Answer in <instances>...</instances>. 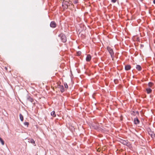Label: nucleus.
<instances>
[{
  "label": "nucleus",
  "instance_id": "nucleus-15",
  "mask_svg": "<svg viewBox=\"0 0 155 155\" xmlns=\"http://www.w3.org/2000/svg\"><path fill=\"white\" fill-rule=\"evenodd\" d=\"M51 115L52 116H53V117H55L56 116V115L55 114V112L54 111H52L51 113Z\"/></svg>",
  "mask_w": 155,
  "mask_h": 155
},
{
  "label": "nucleus",
  "instance_id": "nucleus-19",
  "mask_svg": "<svg viewBox=\"0 0 155 155\" xmlns=\"http://www.w3.org/2000/svg\"><path fill=\"white\" fill-rule=\"evenodd\" d=\"M65 5L67 6V8H68V6L69 5V3L67 2H65L64 3Z\"/></svg>",
  "mask_w": 155,
  "mask_h": 155
},
{
  "label": "nucleus",
  "instance_id": "nucleus-20",
  "mask_svg": "<svg viewBox=\"0 0 155 155\" xmlns=\"http://www.w3.org/2000/svg\"><path fill=\"white\" fill-rule=\"evenodd\" d=\"M64 85L65 88H67L68 87V86L66 83L64 84Z\"/></svg>",
  "mask_w": 155,
  "mask_h": 155
},
{
  "label": "nucleus",
  "instance_id": "nucleus-22",
  "mask_svg": "<svg viewBox=\"0 0 155 155\" xmlns=\"http://www.w3.org/2000/svg\"><path fill=\"white\" fill-rule=\"evenodd\" d=\"M111 2L114 3H115L117 1V0H111Z\"/></svg>",
  "mask_w": 155,
  "mask_h": 155
},
{
  "label": "nucleus",
  "instance_id": "nucleus-8",
  "mask_svg": "<svg viewBox=\"0 0 155 155\" xmlns=\"http://www.w3.org/2000/svg\"><path fill=\"white\" fill-rule=\"evenodd\" d=\"M28 142L29 143H31L33 144L35 146V141L34 140L32 139L31 138H29L28 139Z\"/></svg>",
  "mask_w": 155,
  "mask_h": 155
},
{
  "label": "nucleus",
  "instance_id": "nucleus-17",
  "mask_svg": "<svg viewBox=\"0 0 155 155\" xmlns=\"http://www.w3.org/2000/svg\"><path fill=\"white\" fill-rule=\"evenodd\" d=\"M153 85V84L151 82H150L148 83V85L150 87H151Z\"/></svg>",
  "mask_w": 155,
  "mask_h": 155
},
{
  "label": "nucleus",
  "instance_id": "nucleus-9",
  "mask_svg": "<svg viewBox=\"0 0 155 155\" xmlns=\"http://www.w3.org/2000/svg\"><path fill=\"white\" fill-rule=\"evenodd\" d=\"M120 141L121 143L124 145H126L127 143V141L123 140L120 139Z\"/></svg>",
  "mask_w": 155,
  "mask_h": 155
},
{
  "label": "nucleus",
  "instance_id": "nucleus-18",
  "mask_svg": "<svg viewBox=\"0 0 155 155\" xmlns=\"http://www.w3.org/2000/svg\"><path fill=\"white\" fill-rule=\"evenodd\" d=\"M24 124L27 127H28L29 125V123L28 122H25L24 123Z\"/></svg>",
  "mask_w": 155,
  "mask_h": 155
},
{
  "label": "nucleus",
  "instance_id": "nucleus-16",
  "mask_svg": "<svg viewBox=\"0 0 155 155\" xmlns=\"http://www.w3.org/2000/svg\"><path fill=\"white\" fill-rule=\"evenodd\" d=\"M0 142H1L2 145H3L4 144V141L1 137H0Z\"/></svg>",
  "mask_w": 155,
  "mask_h": 155
},
{
  "label": "nucleus",
  "instance_id": "nucleus-12",
  "mask_svg": "<svg viewBox=\"0 0 155 155\" xmlns=\"http://www.w3.org/2000/svg\"><path fill=\"white\" fill-rule=\"evenodd\" d=\"M60 89L62 93L64 91V87L63 85H61V86L60 85Z\"/></svg>",
  "mask_w": 155,
  "mask_h": 155
},
{
  "label": "nucleus",
  "instance_id": "nucleus-6",
  "mask_svg": "<svg viewBox=\"0 0 155 155\" xmlns=\"http://www.w3.org/2000/svg\"><path fill=\"white\" fill-rule=\"evenodd\" d=\"M91 58V57L90 54H87V57L86 58V61H89Z\"/></svg>",
  "mask_w": 155,
  "mask_h": 155
},
{
  "label": "nucleus",
  "instance_id": "nucleus-4",
  "mask_svg": "<svg viewBox=\"0 0 155 155\" xmlns=\"http://www.w3.org/2000/svg\"><path fill=\"white\" fill-rule=\"evenodd\" d=\"M148 134L152 138H153L154 137V133L150 130V131H148Z\"/></svg>",
  "mask_w": 155,
  "mask_h": 155
},
{
  "label": "nucleus",
  "instance_id": "nucleus-7",
  "mask_svg": "<svg viewBox=\"0 0 155 155\" xmlns=\"http://www.w3.org/2000/svg\"><path fill=\"white\" fill-rule=\"evenodd\" d=\"M134 122L135 124H137L140 123V121L137 118H136L134 119Z\"/></svg>",
  "mask_w": 155,
  "mask_h": 155
},
{
  "label": "nucleus",
  "instance_id": "nucleus-2",
  "mask_svg": "<svg viewBox=\"0 0 155 155\" xmlns=\"http://www.w3.org/2000/svg\"><path fill=\"white\" fill-rule=\"evenodd\" d=\"M107 49L110 54L111 58H113V56L114 54L113 49L110 47L108 46L107 47Z\"/></svg>",
  "mask_w": 155,
  "mask_h": 155
},
{
  "label": "nucleus",
  "instance_id": "nucleus-11",
  "mask_svg": "<svg viewBox=\"0 0 155 155\" xmlns=\"http://www.w3.org/2000/svg\"><path fill=\"white\" fill-rule=\"evenodd\" d=\"M146 91L148 94H150L152 91V90L150 88H148L146 89Z\"/></svg>",
  "mask_w": 155,
  "mask_h": 155
},
{
  "label": "nucleus",
  "instance_id": "nucleus-21",
  "mask_svg": "<svg viewBox=\"0 0 155 155\" xmlns=\"http://www.w3.org/2000/svg\"><path fill=\"white\" fill-rule=\"evenodd\" d=\"M81 52L80 51H79L77 52V54L78 55H80L81 54Z\"/></svg>",
  "mask_w": 155,
  "mask_h": 155
},
{
  "label": "nucleus",
  "instance_id": "nucleus-5",
  "mask_svg": "<svg viewBox=\"0 0 155 155\" xmlns=\"http://www.w3.org/2000/svg\"><path fill=\"white\" fill-rule=\"evenodd\" d=\"M56 23L54 21H51L50 24V27L53 28L56 27Z\"/></svg>",
  "mask_w": 155,
  "mask_h": 155
},
{
  "label": "nucleus",
  "instance_id": "nucleus-14",
  "mask_svg": "<svg viewBox=\"0 0 155 155\" xmlns=\"http://www.w3.org/2000/svg\"><path fill=\"white\" fill-rule=\"evenodd\" d=\"M20 119L21 121H22L23 120L24 118L23 115L21 114H20L19 115Z\"/></svg>",
  "mask_w": 155,
  "mask_h": 155
},
{
  "label": "nucleus",
  "instance_id": "nucleus-13",
  "mask_svg": "<svg viewBox=\"0 0 155 155\" xmlns=\"http://www.w3.org/2000/svg\"><path fill=\"white\" fill-rule=\"evenodd\" d=\"M136 68L137 70L139 71H140L141 70V67L139 65H137L136 66Z\"/></svg>",
  "mask_w": 155,
  "mask_h": 155
},
{
  "label": "nucleus",
  "instance_id": "nucleus-10",
  "mask_svg": "<svg viewBox=\"0 0 155 155\" xmlns=\"http://www.w3.org/2000/svg\"><path fill=\"white\" fill-rule=\"evenodd\" d=\"M131 66L129 65H126L125 66V70L126 71H128V70H130V69H131Z\"/></svg>",
  "mask_w": 155,
  "mask_h": 155
},
{
  "label": "nucleus",
  "instance_id": "nucleus-23",
  "mask_svg": "<svg viewBox=\"0 0 155 155\" xmlns=\"http://www.w3.org/2000/svg\"><path fill=\"white\" fill-rule=\"evenodd\" d=\"M153 2L154 4H155V0H154L153 1Z\"/></svg>",
  "mask_w": 155,
  "mask_h": 155
},
{
  "label": "nucleus",
  "instance_id": "nucleus-1",
  "mask_svg": "<svg viewBox=\"0 0 155 155\" xmlns=\"http://www.w3.org/2000/svg\"><path fill=\"white\" fill-rule=\"evenodd\" d=\"M58 36L61 38V41L64 42H65L67 41V38L66 36L62 33L59 35Z\"/></svg>",
  "mask_w": 155,
  "mask_h": 155
},
{
  "label": "nucleus",
  "instance_id": "nucleus-3",
  "mask_svg": "<svg viewBox=\"0 0 155 155\" xmlns=\"http://www.w3.org/2000/svg\"><path fill=\"white\" fill-rule=\"evenodd\" d=\"M27 100L29 101L31 103H33L34 101V99L31 97L29 95H28L26 97Z\"/></svg>",
  "mask_w": 155,
  "mask_h": 155
}]
</instances>
